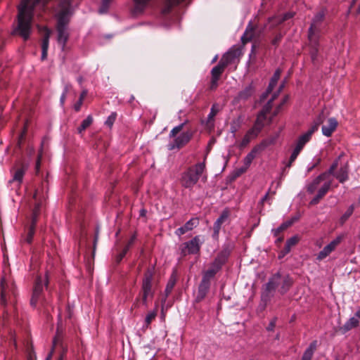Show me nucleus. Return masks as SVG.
<instances>
[{
    "instance_id": "nucleus-33",
    "label": "nucleus",
    "mask_w": 360,
    "mask_h": 360,
    "mask_svg": "<svg viewBox=\"0 0 360 360\" xmlns=\"http://www.w3.org/2000/svg\"><path fill=\"white\" fill-rule=\"evenodd\" d=\"M44 35L42 39L41 50L48 51L51 31L46 27L44 28Z\"/></svg>"
},
{
    "instance_id": "nucleus-43",
    "label": "nucleus",
    "mask_w": 360,
    "mask_h": 360,
    "mask_svg": "<svg viewBox=\"0 0 360 360\" xmlns=\"http://www.w3.org/2000/svg\"><path fill=\"white\" fill-rule=\"evenodd\" d=\"M185 124L186 122H184L179 124L178 126L174 127L169 132V138H175L176 134L183 129Z\"/></svg>"
},
{
    "instance_id": "nucleus-16",
    "label": "nucleus",
    "mask_w": 360,
    "mask_h": 360,
    "mask_svg": "<svg viewBox=\"0 0 360 360\" xmlns=\"http://www.w3.org/2000/svg\"><path fill=\"white\" fill-rule=\"evenodd\" d=\"M257 124H254L253 127L250 129L246 134H245L244 137L243 138L240 147L244 148L252 140L256 139L257 136L259 135L261 130L259 128H257Z\"/></svg>"
},
{
    "instance_id": "nucleus-55",
    "label": "nucleus",
    "mask_w": 360,
    "mask_h": 360,
    "mask_svg": "<svg viewBox=\"0 0 360 360\" xmlns=\"http://www.w3.org/2000/svg\"><path fill=\"white\" fill-rule=\"evenodd\" d=\"M290 252L288 249L284 248L278 254V258L282 259L287 254H288Z\"/></svg>"
},
{
    "instance_id": "nucleus-10",
    "label": "nucleus",
    "mask_w": 360,
    "mask_h": 360,
    "mask_svg": "<svg viewBox=\"0 0 360 360\" xmlns=\"http://www.w3.org/2000/svg\"><path fill=\"white\" fill-rule=\"evenodd\" d=\"M345 238L344 234H340L332 240L327 245H326L322 250H321L316 256V259L321 261L327 257L331 252H333L337 247L342 243Z\"/></svg>"
},
{
    "instance_id": "nucleus-41",
    "label": "nucleus",
    "mask_w": 360,
    "mask_h": 360,
    "mask_svg": "<svg viewBox=\"0 0 360 360\" xmlns=\"http://www.w3.org/2000/svg\"><path fill=\"white\" fill-rule=\"evenodd\" d=\"M6 297H7V294H6V290L5 288L4 280L2 279L1 282V304H4V305L6 304V303H7Z\"/></svg>"
},
{
    "instance_id": "nucleus-59",
    "label": "nucleus",
    "mask_w": 360,
    "mask_h": 360,
    "mask_svg": "<svg viewBox=\"0 0 360 360\" xmlns=\"http://www.w3.org/2000/svg\"><path fill=\"white\" fill-rule=\"evenodd\" d=\"M248 169V168H246V166H245V165H243V167H241L240 168H239V169H237V172H236V174H237V176H238V175H240V174H243V173L245 172H246V170H247Z\"/></svg>"
},
{
    "instance_id": "nucleus-57",
    "label": "nucleus",
    "mask_w": 360,
    "mask_h": 360,
    "mask_svg": "<svg viewBox=\"0 0 360 360\" xmlns=\"http://www.w3.org/2000/svg\"><path fill=\"white\" fill-rule=\"evenodd\" d=\"M282 36L281 34L276 35L272 40L271 43L273 45H277L281 39Z\"/></svg>"
},
{
    "instance_id": "nucleus-28",
    "label": "nucleus",
    "mask_w": 360,
    "mask_h": 360,
    "mask_svg": "<svg viewBox=\"0 0 360 360\" xmlns=\"http://www.w3.org/2000/svg\"><path fill=\"white\" fill-rule=\"evenodd\" d=\"M36 217H34L33 219H32V224L29 228V230L27 231V233L26 236L24 238V241L27 243L30 244L32 243L34 235L35 233V226H36Z\"/></svg>"
},
{
    "instance_id": "nucleus-17",
    "label": "nucleus",
    "mask_w": 360,
    "mask_h": 360,
    "mask_svg": "<svg viewBox=\"0 0 360 360\" xmlns=\"http://www.w3.org/2000/svg\"><path fill=\"white\" fill-rule=\"evenodd\" d=\"M265 145L263 143L255 146L251 151L243 159V165L246 166V168H248L252 160L256 158V156L264 149Z\"/></svg>"
},
{
    "instance_id": "nucleus-2",
    "label": "nucleus",
    "mask_w": 360,
    "mask_h": 360,
    "mask_svg": "<svg viewBox=\"0 0 360 360\" xmlns=\"http://www.w3.org/2000/svg\"><path fill=\"white\" fill-rule=\"evenodd\" d=\"M342 155V154L340 155L326 172L321 173L307 184L306 189L309 193L312 194L317 191L316 195L310 202L311 205L318 204L330 190L332 185V179H330V174L338 167L339 160Z\"/></svg>"
},
{
    "instance_id": "nucleus-11",
    "label": "nucleus",
    "mask_w": 360,
    "mask_h": 360,
    "mask_svg": "<svg viewBox=\"0 0 360 360\" xmlns=\"http://www.w3.org/2000/svg\"><path fill=\"white\" fill-rule=\"evenodd\" d=\"M327 12V8L323 7L314 15L308 30V34H311L312 35H319L320 26L323 21Z\"/></svg>"
},
{
    "instance_id": "nucleus-39",
    "label": "nucleus",
    "mask_w": 360,
    "mask_h": 360,
    "mask_svg": "<svg viewBox=\"0 0 360 360\" xmlns=\"http://www.w3.org/2000/svg\"><path fill=\"white\" fill-rule=\"evenodd\" d=\"M299 241V238L297 236H294L287 240L285 247L290 252L291 248L295 245Z\"/></svg>"
},
{
    "instance_id": "nucleus-22",
    "label": "nucleus",
    "mask_w": 360,
    "mask_h": 360,
    "mask_svg": "<svg viewBox=\"0 0 360 360\" xmlns=\"http://www.w3.org/2000/svg\"><path fill=\"white\" fill-rule=\"evenodd\" d=\"M254 92L255 88L253 85L250 84L238 94V95L235 97L234 101L236 102L246 101L252 96Z\"/></svg>"
},
{
    "instance_id": "nucleus-31",
    "label": "nucleus",
    "mask_w": 360,
    "mask_h": 360,
    "mask_svg": "<svg viewBox=\"0 0 360 360\" xmlns=\"http://www.w3.org/2000/svg\"><path fill=\"white\" fill-rule=\"evenodd\" d=\"M280 75H281V70H276L275 71L274 75L272 76V77L270 80L269 84L266 89V94H269L274 89V88L276 85V84L280 78Z\"/></svg>"
},
{
    "instance_id": "nucleus-35",
    "label": "nucleus",
    "mask_w": 360,
    "mask_h": 360,
    "mask_svg": "<svg viewBox=\"0 0 360 360\" xmlns=\"http://www.w3.org/2000/svg\"><path fill=\"white\" fill-rule=\"evenodd\" d=\"M354 210V205H351L348 207L347 211L340 218V223L341 225L344 224L345 223V221L351 217Z\"/></svg>"
},
{
    "instance_id": "nucleus-54",
    "label": "nucleus",
    "mask_w": 360,
    "mask_h": 360,
    "mask_svg": "<svg viewBox=\"0 0 360 360\" xmlns=\"http://www.w3.org/2000/svg\"><path fill=\"white\" fill-rule=\"evenodd\" d=\"M82 103H83V101H82L79 98L77 102L74 105V109L75 110V111L78 112L80 110Z\"/></svg>"
},
{
    "instance_id": "nucleus-32",
    "label": "nucleus",
    "mask_w": 360,
    "mask_h": 360,
    "mask_svg": "<svg viewBox=\"0 0 360 360\" xmlns=\"http://www.w3.org/2000/svg\"><path fill=\"white\" fill-rule=\"evenodd\" d=\"M241 124H242V118L240 117H238L236 119H234L231 122L230 131H231V133L233 134V136H235L236 133L240 128Z\"/></svg>"
},
{
    "instance_id": "nucleus-1",
    "label": "nucleus",
    "mask_w": 360,
    "mask_h": 360,
    "mask_svg": "<svg viewBox=\"0 0 360 360\" xmlns=\"http://www.w3.org/2000/svg\"><path fill=\"white\" fill-rule=\"evenodd\" d=\"M45 0H22L18 6V25L12 32L13 34L27 40L32 31L34 11L45 6Z\"/></svg>"
},
{
    "instance_id": "nucleus-51",
    "label": "nucleus",
    "mask_w": 360,
    "mask_h": 360,
    "mask_svg": "<svg viewBox=\"0 0 360 360\" xmlns=\"http://www.w3.org/2000/svg\"><path fill=\"white\" fill-rule=\"evenodd\" d=\"M276 319L275 318V319H273L270 321V323H269L268 326L266 327V330L268 331H273L274 330V328L276 326Z\"/></svg>"
},
{
    "instance_id": "nucleus-14",
    "label": "nucleus",
    "mask_w": 360,
    "mask_h": 360,
    "mask_svg": "<svg viewBox=\"0 0 360 360\" xmlns=\"http://www.w3.org/2000/svg\"><path fill=\"white\" fill-rule=\"evenodd\" d=\"M27 169V166L22 165L20 167L17 168L12 175L11 179L8 181L9 184H15L17 188H19L22 182L23 176Z\"/></svg>"
},
{
    "instance_id": "nucleus-29",
    "label": "nucleus",
    "mask_w": 360,
    "mask_h": 360,
    "mask_svg": "<svg viewBox=\"0 0 360 360\" xmlns=\"http://www.w3.org/2000/svg\"><path fill=\"white\" fill-rule=\"evenodd\" d=\"M316 349V341L312 342L304 352L301 360H311Z\"/></svg>"
},
{
    "instance_id": "nucleus-46",
    "label": "nucleus",
    "mask_w": 360,
    "mask_h": 360,
    "mask_svg": "<svg viewBox=\"0 0 360 360\" xmlns=\"http://www.w3.org/2000/svg\"><path fill=\"white\" fill-rule=\"evenodd\" d=\"M117 118V113L115 112H112L107 118L105 122V124L108 127L111 128Z\"/></svg>"
},
{
    "instance_id": "nucleus-34",
    "label": "nucleus",
    "mask_w": 360,
    "mask_h": 360,
    "mask_svg": "<svg viewBox=\"0 0 360 360\" xmlns=\"http://www.w3.org/2000/svg\"><path fill=\"white\" fill-rule=\"evenodd\" d=\"M92 116H87V117L82 122L80 126L77 128L78 133L82 134L86 128H88L92 124Z\"/></svg>"
},
{
    "instance_id": "nucleus-48",
    "label": "nucleus",
    "mask_w": 360,
    "mask_h": 360,
    "mask_svg": "<svg viewBox=\"0 0 360 360\" xmlns=\"http://www.w3.org/2000/svg\"><path fill=\"white\" fill-rule=\"evenodd\" d=\"M301 151H302L301 150L295 147V148L290 157V162H294Z\"/></svg>"
},
{
    "instance_id": "nucleus-6",
    "label": "nucleus",
    "mask_w": 360,
    "mask_h": 360,
    "mask_svg": "<svg viewBox=\"0 0 360 360\" xmlns=\"http://www.w3.org/2000/svg\"><path fill=\"white\" fill-rule=\"evenodd\" d=\"M49 278L47 274L44 276H38L34 283L30 304L33 307L40 306L42 308L47 307L50 301L44 295V288H48Z\"/></svg>"
},
{
    "instance_id": "nucleus-3",
    "label": "nucleus",
    "mask_w": 360,
    "mask_h": 360,
    "mask_svg": "<svg viewBox=\"0 0 360 360\" xmlns=\"http://www.w3.org/2000/svg\"><path fill=\"white\" fill-rule=\"evenodd\" d=\"M154 275L155 265H153L149 266L143 275L139 296L135 299L133 307L139 308L141 304L147 307L148 302L153 299L155 292Z\"/></svg>"
},
{
    "instance_id": "nucleus-62",
    "label": "nucleus",
    "mask_w": 360,
    "mask_h": 360,
    "mask_svg": "<svg viewBox=\"0 0 360 360\" xmlns=\"http://www.w3.org/2000/svg\"><path fill=\"white\" fill-rule=\"evenodd\" d=\"M40 159H41V155H39L38 156V158H37V161L36 162V171L37 172H39V167H40Z\"/></svg>"
},
{
    "instance_id": "nucleus-40",
    "label": "nucleus",
    "mask_w": 360,
    "mask_h": 360,
    "mask_svg": "<svg viewBox=\"0 0 360 360\" xmlns=\"http://www.w3.org/2000/svg\"><path fill=\"white\" fill-rule=\"evenodd\" d=\"M219 111V106L218 104L217 103H214L212 105L211 109H210V112L207 116V120L208 121H212L214 120V117H215V115L218 113V112Z\"/></svg>"
},
{
    "instance_id": "nucleus-42",
    "label": "nucleus",
    "mask_w": 360,
    "mask_h": 360,
    "mask_svg": "<svg viewBox=\"0 0 360 360\" xmlns=\"http://www.w3.org/2000/svg\"><path fill=\"white\" fill-rule=\"evenodd\" d=\"M112 0H102L101 5L98 9L100 14H103L108 12L110 4Z\"/></svg>"
},
{
    "instance_id": "nucleus-45",
    "label": "nucleus",
    "mask_w": 360,
    "mask_h": 360,
    "mask_svg": "<svg viewBox=\"0 0 360 360\" xmlns=\"http://www.w3.org/2000/svg\"><path fill=\"white\" fill-rule=\"evenodd\" d=\"M277 97V94H274L271 99H270L267 103L263 107L262 110H261V112H264V114H268L271 108H272V103H273V101Z\"/></svg>"
},
{
    "instance_id": "nucleus-58",
    "label": "nucleus",
    "mask_w": 360,
    "mask_h": 360,
    "mask_svg": "<svg viewBox=\"0 0 360 360\" xmlns=\"http://www.w3.org/2000/svg\"><path fill=\"white\" fill-rule=\"evenodd\" d=\"M67 92H68V90H67V89H65L60 96V102L61 105H63L65 103Z\"/></svg>"
},
{
    "instance_id": "nucleus-47",
    "label": "nucleus",
    "mask_w": 360,
    "mask_h": 360,
    "mask_svg": "<svg viewBox=\"0 0 360 360\" xmlns=\"http://www.w3.org/2000/svg\"><path fill=\"white\" fill-rule=\"evenodd\" d=\"M221 224L220 223H218L217 221H215L214 223V225H213V230H214L213 237L214 238L218 237L219 233V231L221 229Z\"/></svg>"
},
{
    "instance_id": "nucleus-24",
    "label": "nucleus",
    "mask_w": 360,
    "mask_h": 360,
    "mask_svg": "<svg viewBox=\"0 0 360 360\" xmlns=\"http://www.w3.org/2000/svg\"><path fill=\"white\" fill-rule=\"evenodd\" d=\"M255 36V27H253L252 22H250L246 27L245 31L241 37V41L243 44H246L250 41Z\"/></svg>"
},
{
    "instance_id": "nucleus-12",
    "label": "nucleus",
    "mask_w": 360,
    "mask_h": 360,
    "mask_svg": "<svg viewBox=\"0 0 360 360\" xmlns=\"http://www.w3.org/2000/svg\"><path fill=\"white\" fill-rule=\"evenodd\" d=\"M193 133L191 131H186L181 133L179 136L174 138L173 141L167 145V148L169 150L175 149H180L186 146L191 139Z\"/></svg>"
},
{
    "instance_id": "nucleus-49",
    "label": "nucleus",
    "mask_w": 360,
    "mask_h": 360,
    "mask_svg": "<svg viewBox=\"0 0 360 360\" xmlns=\"http://www.w3.org/2000/svg\"><path fill=\"white\" fill-rule=\"evenodd\" d=\"M285 230V228L283 226V224H281L278 228L273 229L272 232L275 237H277L279 236V234Z\"/></svg>"
},
{
    "instance_id": "nucleus-53",
    "label": "nucleus",
    "mask_w": 360,
    "mask_h": 360,
    "mask_svg": "<svg viewBox=\"0 0 360 360\" xmlns=\"http://www.w3.org/2000/svg\"><path fill=\"white\" fill-rule=\"evenodd\" d=\"M67 352H68V348L66 347L63 346L62 352H61L60 356L58 357V360H64V359L66 356Z\"/></svg>"
},
{
    "instance_id": "nucleus-36",
    "label": "nucleus",
    "mask_w": 360,
    "mask_h": 360,
    "mask_svg": "<svg viewBox=\"0 0 360 360\" xmlns=\"http://www.w3.org/2000/svg\"><path fill=\"white\" fill-rule=\"evenodd\" d=\"M156 316H157L156 309L149 311L145 318L144 326L148 328L150 326V324L151 323V322L155 319Z\"/></svg>"
},
{
    "instance_id": "nucleus-26",
    "label": "nucleus",
    "mask_w": 360,
    "mask_h": 360,
    "mask_svg": "<svg viewBox=\"0 0 360 360\" xmlns=\"http://www.w3.org/2000/svg\"><path fill=\"white\" fill-rule=\"evenodd\" d=\"M359 321H360L355 316H354L345 322V323L341 328V330L343 333L348 332L350 330L358 327L359 325Z\"/></svg>"
},
{
    "instance_id": "nucleus-27",
    "label": "nucleus",
    "mask_w": 360,
    "mask_h": 360,
    "mask_svg": "<svg viewBox=\"0 0 360 360\" xmlns=\"http://www.w3.org/2000/svg\"><path fill=\"white\" fill-rule=\"evenodd\" d=\"M326 117V115H325L324 111L322 110L319 115L314 120L313 123L310 126L309 129H311L314 132L316 131L319 127V126L323 123Z\"/></svg>"
},
{
    "instance_id": "nucleus-37",
    "label": "nucleus",
    "mask_w": 360,
    "mask_h": 360,
    "mask_svg": "<svg viewBox=\"0 0 360 360\" xmlns=\"http://www.w3.org/2000/svg\"><path fill=\"white\" fill-rule=\"evenodd\" d=\"M150 0H134L135 3V10L139 12H142Z\"/></svg>"
},
{
    "instance_id": "nucleus-18",
    "label": "nucleus",
    "mask_w": 360,
    "mask_h": 360,
    "mask_svg": "<svg viewBox=\"0 0 360 360\" xmlns=\"http://www.w3.org/2000/svg\"><path fill=\"white\" fill-rule=\"evenodd\" d=\"M338 125V122L336 118H329L327 121V124L322 126V134L327 137H330L337 129Z\"/></svg>"
},
{
    "instance_id": "nucleus-23",
    "label": "nucleus",
    "mask_w": 360,
    "mask_h": 360,
    "mask_svg": "<svg viewBox=\"0 0 360 360\" xmlns=\"http://www.w3.org/2000/svg\"><path fill=\"white\" fill-rule=\"evenodd\" d=\"M240 51L238 49H231L226 52L220 60V62L226 65V67L231 63L233 62L240 55Z\"/></svg>"
},
{
    "instance_id": "nucleus-15",
    "label": "nucleus",
    "mask_w": 360,
    "mask_h": 360,
    "mask_svg": "<svg viewBox=\"0 0 360 360\" xmlns=\"http://www.w3.org/2000/svg\"><path fill=\"white\" fill-rule=\"evenodd\" d=\"M210 279L202 276V280L198 286V294L196 296L197 302H200L205 297L210 288Z\"/></svg>"
},
{
    "instance_id": "nucleus-20",
    "label": "nucleus",
    "mask_w": 360,
    "mask_h": 360,
    "mask_svg": "<svg viewBox=\"0 0 360 360\" xmlns=\"http://www.w3.org/2000/svg\"><path fill=\"white\" fill-rule=\"evenodd\" d=\"M314 133V131L309 128V129L306 132H304L297 138L295 147L302 150L304 146L311 140Z\"/></svg>"
},
{
    "instance_id": "nucleus-8",
    "label": "nucleus",
    "mask_w": 360,
    "mask_h": 360,
    "mask_svg": "<svg viewBox=\"0 0 360 360\" xmlns=\"http://www.w3.org/2000/svg\"><path fill=\"white\" fill-rule=\"evenodd\" d=\"M226 259L227 255L224 252H220L212 262L210 267L203 272L202 276L212 280L217 273L220 271Z\"/></svg>"
},
{
    "instance_id": "nucleus-63",
    "label": "nucleus",
    "mask_w": 360,
    "mask_h": 360,
    "mask_svg": "<svg viewBox=\"0 0 360 360\" xmlns=\"http://www.w3.org/2000/svg\"><path fill=\"white\" fill-rule=\"evenodd\" d=\"M124 252H120L117 257V262H120L124 257Z\"/></svg>"
},
{
    "instance_id": "nucleus-9",
    "label": "nucleus",
    "mask_w": 360,
    "mask_h": 360,
    "mask_svg": "<svg viewBox=\"0 0 360 360\" xmlns=\"http://www.w3.org/2000/svg\"><path fill=\"white\" fill-rule=\"evenodd\" d=\"M201 243L199 236H196L191 240L182 243L180 246L181 255L186 256L188 254L195 255L199 253Z\"/></svg>"
},
{
    "instance_id": "nucleus-13",
    "label": "nucleus",
    "mask_w": 360,
    "mask_h": 360,
    "mask_svg": "<svg viewBox=\"0 0 360 360\" xmlns=\"http://www.w3.org/2000/svg\"><path fill=\"white\" fill-rule=\"evenodd\" d=\"M319 37L320 35L308 34L309 55L311 61L314 63L318 58L319 50Z\"/></svg>"
},
{
    "instance_id": "nucleus-30",
    "label": "nucleus",
    "mask_w": 360,
    "mask_h": 360,
    "mask_svg": "<svg viewBox=\"0 0 360 360\" xmlns=\"http://www.w3.org/2000/svg\"><path fill=\"white\" fill-rule=\"evenodd\" d=\"M226 65L222 62L218 63L217 65L214 66L211 70L212 78L219 79L224 70Z\"/></svg>"
},
{
    "instance_id": "nucleus-56",
    "label": "nucleus",
    "mask_w": 360,
    "mask_h": 360,
    "mask_svg": "<svg viewBox=\"0 0 360 360\" xmlns=\"http://www.w3.org/2000/svg\"><path fill=\"white\" fill-rule=\"evenodd\" d=\"M290 252L288 249L284 248L278 254V258L282 259L287 254H288Z\"/></svg>"
},
{
    "instance_id": "nucleus-60",
    "label": "nucleus",
    "mask_w": 360,
    "mask_h": 360,
    "mask_svg": "<svg viewBox=\"0 0 360 360\" xmlns=\"http://www.w3.org/2000/svg\"><path fill=\"white\" fill-rule=\"evenodd\" d=\"M293 223V221L292 220H289V221H286L283 223H282L281 224H283V226L286 229H288L289 226H290Z\"/></svg>"
},
{
    "instance_id": "nucleus-61",
    "label": "nucleus",
    "mask_w": 360,
    "mask_h": 360,
    "mask_svg": "<svg viewBox=\"0 0 360 360\" xmlns=\"http://www.w3.org/2000/svg\"><path fill=\"white\" fill-rule=\"evenodd\" d=\"M136 235L134 234L131 238L129 239V240L128 241L127 245H129V247L131 248V246L132 245V244L134 243V240H136Z\"/></svg>"
},
{
    "instance_id": "nucleus-52",
    "label": "nucleus",
    "mask_w": 360,
    "mask_h": 360,
    "mask_svg": "<svg viewBox=\"0 0 360 360\" xmlns=\"http://www.w3.org/2000/svg\"><path fill=\"white\" fill-rule=\"evenodd\" d=\"M218 81H219V79H214V78L211 79V83H210V89H215L217 87Z\"/></svg>"
},
{
    "instance_id": "nucleus-50",
    "label": "nucleus",
    "mask_w": 360,
    "mask_h": 360,
    "mask_svg": "<svg viewBox=\"0 0 360 360\" xmlns=\"http://www.w3.org/2000/svg\"><path fill=\"white\" fill-rule=\"evenodd\" d=\"M39 210H40V204L37 203V204H36V205L33 210V212H32V219L34 217H36V221H37V217L39 215Z\"/></svg>"
},
{
    "instance_id": "nucleus-44",
    "label": "nucleus",
    "mask_w": 360,
    "mask_h": 360,
    "mask_svg": "<svg viewBox=\"0 0 360 360\" xmlns=\"http://www.w3.org/2000/svg\"><path fill=\"white\" fill-rule=\"evenodd\" d=\"M230 212L228 208L224 209L219 217L216 220L217 222L222 224L229 217Z\"/></svg>"
},
{
    "instance_id": "nucleus-21",
    "label": "nucleus",
    "mask_w": 360,
    "mask_h": 360,
    "mask_svg": "<svg viewBox=\"0 0 360 360\" xmlns=\"http://www.w3.org/2000/svg\"><path fill=\"white\" fill-rule=\"evenodd\" d=\"M330 175H333L335 178H336L340 183H344L349 179V167L348 165L346 164L342 166L338 172L333 171Z\"/></svg>"
},
{
    "instance_id": "nucleus-64",
    "label": "nucleus",
    "mask_w": 360,
    "mask_h": 360,
    "mask_svg": "<svg viewBox=\"0 0 360 360\" xmlns=\"http://www.w3.org/2000/svg\"><path fill=\"white\" fill-rule=\"evenodd\" d=\"M354 316L360 321V307L357 308V310L355 312Z\"/></svg>"
},
{
    "instance_id": "nucleus-19",
    "label": "nucleus",
    "mask_w": 360,
    "mask_h": 360,
    "mask_svg": "<svg viewBox=\"0 0 360 360\" xmlns=\"http://www.w3.org/2000/svg\"><path fill=\"white\" fill-rule=\"evenodd\" d=\"M198 224V218H192L188 220L183 226L178 228L175 231V234L178 236H181L185 234L186 232L193 230Z\"/></svg>"
},
{
    "instance_id": "nucleus-5",
    "label": "nucleus",
    "mask_w": 360,
    "mask_h": 360,
    "mask_svg": "<svg viewBox=\"0 0 360 360\" xmlns=\"http://www.w3.org/2000/svg\"><path fill=\"white\" fill-rule=\"evenodd\" d=\"M292 284V280L288 275H281L279 272L273 275L266 284L265 290L262 295V299L269 298L270 294L277 288L281 294L287 292Z\"/></svg>"
},
{
    "instance_id": "nucleus-38",
    "label": "nucleus",
    "mask_w": 360,
    "mask_h": 360,
    "mask_svg": "<svg viewBox=\"0 0 360 360\" xmlns=\"http://www.w3.org/2000/svg\"><path fill=\"white\" fill-rule=\"evenodd\" d=\"M266 114H264L262 112H259L258 114L256 121L254 124H258L257 128L259 127V129L262 131V128L264 127V122L266 120Z\"/></svg>"
},
{
    "instance_id": "nucleus-4",
    "label": "nucleus",
    "mask_w": 360,
    "mask_h": 360,
    "mask_svg": "<svg viewBox=\"0 0 360 360\" xmlns=\"http://www.w3.org/2000/svg\"><path fill=\"white\" fill-rule=\"evenodd\" d=\"M59 7L60 11L57 15V41L61 45V49L63 51L69 39L68 24L71 14V0H60Z\"/></svg>"
},
{
    "instance_id": "nucleus-25",
    "label": "nucleus",
    "mask_w": 360,
    "mask_h": 360,
    "mask_svg": "<svg viewBox=\"0 0 360 360\" xmlns=\"http://www.w3.org/2000/svg\"><path fill=\"white\" fill-rule=\"evenodd\" d=\"M177 281V274L176 271L174 270L169 278V281L167 283L165 292V297H167L169 294L172 292L176 283Z\"/></svg>"
},
{
    "instance_id": "nucleus-7",
    "label": "nucleus",
    "mask_w": 360,
    "mask_h": 360,
    "mask_svg": "<svg viewBox=\"0 0 360 360\" xmlns=\"http://www.w3.org/2000/svg\"><path fill=\"white\" fill-rule=\"evenodd\" d=\"M205 170V162H199L193 166L189 167L181 175L180 184L181 186L186 188L192 189L197 184Z\"/></svg>"
}]
</instances>
